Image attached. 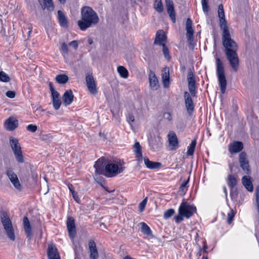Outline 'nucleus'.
I'll return each instance as SVG.
<instances>
[{"mask_svg": "<svg viewBox=\"0 0 259 259\" xmlns=\"http://www.w3.org/2000/svg\"><path fill=\"white\" fill-rule=\"evenodd\" d=\"M155 141L156 142V144L153 143V141L150 143L153 151H155L156 149L159 148L162 145V143L160 141V138L159 137H158L157 139H155Z\"/></svg>", "mask_w": 259, "mask_h": 259, "instance_id": "58836bf2", "label": "nucleus"}, {"mask_svg": "<svg viewBox=\"0 0 259 259\" xmlns=\"http://www.w3.org/2000/svg\"><path fill=\"white\" fill-rule=\"evenodd\" d=\"M241 181L242 185L248 191H253V187L250 177L245 176L242 177Z\"/></svg>", "mask_w": 259, "mask_h": 259, "instance_id": "b1692460", "label": "nucleus"}, {"mask_svg": "<svg viewBox=\"0 0 259 259\" xmlns=\"http://www.w3.org/2000/svg\"><path fill=\"white\" fill-rule=\"evenodd\" d=\"M69 46H72L75 50L78 48V42L77 40H73L69 44Z\"/></svg>", "mask_w": 259, "mask_h": 259, "instance_id": "4d7b16f0", "label": "nucleus"}, {"mask_svg": "<svg viewBox=\"0 0 259 259\" xmlns=\"http://www.w3.org/2000/svg\"><path fill=\"white\" fill-rule=\"evenodd\" d=\"M52 137V135L51 134H46V135H42L40 138L43 141L46 140H49L50 139H51Z\"/></svg>", "mask_w": 259, "mask_h": 259, "instance_id": "5fc2aeb1", "label": "nucleus"}, {"mask_svg": "<svg viewBox=\"0 0 259 259\" xmlns=\"http://www.w3.org/2000/svg\"><path fill=\"white\" fill-rule=\"evenodd\" d=\"M90 259H98L99 254L95 241L90 240L89 242Z\"/></svg>", "mask_w": 259, "mask_h": 259, "instance_id": "a211bd4d", "label": "nucleus"}, {"mask_svg": "<svg viewBox=\"0 0 259 259\" xmlns=\"http://www.w3.org/2000/svg\"><path fill=\"white\" fill-rule=\"evenodd\" d=\"M217 74L222 94L225 93L227 87V80L225 75L223 64L219 58L216 59Z\"/></svg>", "mask_w": 259, "mask_h": 259, "instance_id": "39448f33", "label": "nucleus"}, {"mask_svg": "<svg viewBox=\"0 0 259 259\" xmlns=\"http://www.w3.org/2000/svg\"><path fill=\"white\" fill-rule=\"evenodd\" d=\"M49 88H50V90L51 91V92H53L54 91H55V89L53 87V83L50 82L49 84Z\"/></svg>", "mask_w": 259, "mask_h": 259, "instance_id": "052dcab7", "label": "nucleus"}, {"mask_svg": "<svg viewBox=\"0 0 259 259\" xmlns=\"http://www.w3.org/2000/svg\"><path fill=\"white\" fill-rule=\"evenodd\" d=\"M243 148V144L241 142L236 141L229 145V151L231 154L236 153L241 151Z\"/></svg>", "mask_w": 259, "mask_h": 259, "instance_id": "5701e85b", "label": "nucleus"}, {"mask_svg": "<svg viewBox=\"0 0 259 259\" xmlns=\"http://www.w3.org/2000/svg\"><path fill=\"white\" fill-rule=\"evenodd\" d=\"M175 211L174 209H168L164 212L163 217L165 219H168L175 213Z\"/></svg>", "mask_w": 259, "mask_h": 259, "instance_id": "79ce46f5", "label": "nucleus"}, {"mask_svg": "<svg viewBox=\"0 0 259 259\" xmlns=\"http://www.w3.org/2000/svg\"><path fill=\"white\" fill-rule=\"evenodd\" d=\"M141 231L147 235H151L152 231L150 227L144 222L141 223Z\"/></svg>", "mask_w": 259, "mask_h": 259, "instance_id": "e433bc0d", "label": "nucleus"}, {"mask_svg": "<svg viewBox=\"0 0 259 259\" xmlns=\"http://www.w3.org/2000/svg\"><path fill=\"white\" fill-rule=\"evenodd\" d=\"M162 79L164 88H167L169 85V69L165 68L162 74Z\"/></svg>", "mask_w": 259, "mask_h": 259, "instance_id": "7c9ffc66", "label": "nucleus"}, {"mask_svg": "<svg viewBox=\"0 0 259 259\" xmlns=\"http://www.w3.org/2000/svg\"><path fill=\"white\" fill-rule=\"evenodd\" d=\"M69 80L68 76L66 74H59L56 77V81L60 84H65Z\"/></svg>", "mask_w": 259, "mask_h": 259, "instance_id": "72a5a7b5", "label": "nucleus"}, {"mask_svg": "<svg viewBox=\"0 0 259 259\" xmlns=\"http://www.w3.org/2000/svg\"><path fill=\"white\" fill-rule=\"evenodd\" d=\"M81 19L78 21L77 24L82 31L96 25L99 21L97 13L90 7L84 6L81 8Z\"/></svg>", "mask_w": 259, "mask_h": 259, "instance_id": "f257e3e1", "label": "nucleus"}, {"mask_svg": "<svg viewBox=\"0 0 259 259\" xmlns=\"http://www.w3.org/2000/svg\"><path fill=\"white\" fill-rule=\"evenodd\" d=\"M6 174L14 187L18 190H21V185L17 175L10 168H7Z\"/></svg>", "mask_w": 259, "mask_h": 259, "instance_id": "9b49d317", "label": "nucleus"}, {"mask_svg": "<svg viewBox=\"0 0 259 259\" xmlns=\"http://www.w3.org/2000/svg\"><path fill=\"white\" fill-rule=\"evenodd\" d=\"M72 196H73V198H74V200L78 203H80V198L79 197H78V195H77V193L75 191H73L72 192Z\"/></svg>", "mask_w": 259, "mask_h": 259, "instance_id": "603ef678", "label": "nucleus"}, {"mask_svg": "<svg viewBox=\"0 0 259 259\" xmlns=\"http://www.w3.org/2000/svg\"><path fill=\"white\" fill-rule=\"evenodd\" d=\"M29 30L28 31V35L29 36L30 34H31V32H32V28L29 27Z\"/></svg>", "mask_w": 259, "mask_h": 259, "instance_id": "338daca9", "label": "nucleus"}, {"mask_svg": "<svg viewBox=\"0 0 259 259\" xmlns=\"http://www.w3.org/2000/svg\"><path fill=\"white\" fill-rule=\"evenodd\" d=\"M88 42L90 45H91L93 43V40L91 39H89Z\"/></svg>", "mask_w": 259, "mask_h": 259, "instance_id": "774afa93", "label": "nucleus"}, {"mask_svg": "<svg viewBox=\"0 0 259 259\" xmlns=\"http://www.w3.org/2000/svg\"><path fill=\"white\" fill-rule=\"evenodd\" d=\"M196 145V140H193L190 145L188 147L187 155L188 156L193 155Z\"/></svg>", "mask_w": 259, "mask_h": 259, "instance_id": "c9c22d12", "label": "nucleus"}, {"mask_svg": "<svg viewBox=\"0 0 259 259\" xmlns=\"http://www.w3.org/2000/svg\"><path fill=\"white\" fill-rule=\"evenodd\" d=\"M23 226L24 231L26 234L27 237L30 240L32 236L31 231V227L29 223V221L27 217H25L23 219Z\"/></svg>", "mask_w": 259, "mask_h": 259, "instance_id": "a878e982", "label": "nucleus"}, {"mask_svg": "<svg viewBox=\"0 0 259 259\" xmlns=\"http://www.w3.org/2000/svg\"><path fill=\"white\" fill-rule=\"evenodd\" d=\"M52 99H53V105L54 108L56 110L59 109L61 105V101L60 98Z\"/></svg>", "mask_w": 259, "mask_h": 259, "instance_id": "c03bdc74", "label": "nucleus"}, {"mask_svg": "<svg viewBox=\"0 0 259 259\" xmlns=\"http://www.w3.org/2000/svg\"><path fill=\"white\" fill-rule=\"evenodd\" d=\"M162 46L163 47L162 52H163V53L164 55L165 59L169 60L170 58V56L169 55V50H168V48L165 45H162Z\"/></svg>", "mask_w": 259, "mask_h": 259, "instance_id": "a18cd8bd", "label": "nucleus"}, {"mask_svg": "<svg viewBox=\"0 0 259 259\" xmlns=\"http://www.w3.org/2000/svg\"><path fill=\"white\" fill-rule=\"evenodd\" d=\"M207 246L206 244H204L203 247L202 248H200V251H202L203 250L204 252H206V250L207 249Z\"/></svg>", "mask_w": 259, "mask_h": 259, "instance_id": "e2e57ef3", "label": "nucleus"}, {"mask_svg": "<svg viewBox=\"0 0 259 259\" xmlns=\"http://www.w3.org/2000/svg\"><path fill=\"white\" fill-rule=\"evenodd\" d=\"M18 125V120L14 118L10 117L5 123V128L10 131L14 130Z\"/></svg>", "mask_w": 259, "mask_h": 259, "instance_id": "4be33fe9", "label": "nucleus"}, {"mask_svg": "<svg viewBox=\"0 0 259 259\" xmlns=\"http://www.w3.org/2000/svg\"><path fill=\"white\" fill-rule=\"evenodd\" d=\"M237 195V194H233V193H231V197L232 198V199H233L235 197V196H236Z\"/></svg>", "mask_w": 259, "mask_h": 259, "instance_id": "69168bd1", "label": "nucleus"}, {"mask_svg": "<svg viewBox=\"0 0 259 259\" xmlns=\"http://www.w3.org/2000/svg\"><path fill=\"white\" fill-rule=\"evenodd\" d=\"M57 13L60 25L62 27L67 28L68 27V21L67 17L61 10H59Z\"/></svg>", "mask_w": 259, "mask_h": 259, "instance_id": "393cba45", "label": "nucleus"}, {"mask_svg": "<svg viewBox=\"0 0 259 259\" xmlns=\"http://www.w3.org/2000/svg\"><path fill=\"white\" fill-rule=\"evenodd\" d=\"M166 36L165 35L164 31L160 30L156 33L154 44L162 46V45H165L164 42L166 41Z\"/></svg>", "mask_w": 259, "mask_h": 259, "instance_id": "aec40b11", "label": "nucleus"}, {"mask_svg": "<svg viewBox=\"0 0 259 259\" xmlns=\"http://www.w3.org/2000/svg\"><path fill=\"white\" fill-rule=\"evenodd\" d=\"M189 91L192 96L195 97L196 94V81L192 71H189L187 76Z\"/></svg>", "mask_w": 259, "mask_h": 259, "instance_id": "2eb2a0df", "label": "nucleus"}, {"mask_svg": "<svg viewBox=\"0 0 259 259\" xmlns=\"http://www.w3.org/2000/svg\"><path fill=\"white\" fill-rule=\"evenodd\" d=\"M196 211V207L195 206L190 205L184 200L179 207V214L174 218L175 221L179 223L183 221V218L189 219Z\"/></svg>", "mask_w": 259, "mask_h": 259, "instance_id": "7ed1b4c3", "label": "nucleus"}, {"mask_svg": "<svg viewBox=\"0 0 259 259\" xmlns=\"http://www.w3.org/2000/svg\"><path fill=\"white\" fill-rule=\"evenodd\" d=\"M236 52V51H230L227 50V52L225 53L230 66L235 72L238 70L239 65V60Z\"/></svg>", "mask_w": 259, "mask_h": 259, "instance_id": "6e6552de", "label": "nucleus"}, {"mask_svg": "<svg viewBox=\"0 0 259 259\" xmlns=\"http://www.w3.org/2000/svg\"><path fill=\"white\" fill-rule=\"evenodd\" d=\"M51 95H52V99H57V98H59V97H60L59 93L56 90L51 92Z\"/></svg>", "mask_w": 259, "mask_h": 259, "instance_id": "6e6d98bb", "label": "nucleus"}, {"mask_svg": "<svg viewBox=\"0 0 259 259\" xmlns=\"http://www.w3.org/2000/svg\"><path fill=\"white\" fill-rule=\"evenodd\" d=\"M47 254L49 259H60L58 250L55 245L50 244L49 245Z\"/></svg>", "mask_w": 259, "mask_h": 259, "instance_id": "6ab92c4d", "label": "nucleus"}, {"mask_svg": "<svg viewBox=\"0 0 259 259\" xmlns=\"http://www.w3.org/2000/svg\"><path fill=\"white\" fill-rule=\"evenodd\" d=\"M239 163L240 166L244 172L247 175L250 174L251 170L249 168L248 160L247 159V156L245 153L241 152L240 154Z\"/></svg>", "mask_w": 259, "mask_h": 259, "instance_id": "4468645a", "label": "nucleus"}, {"mask_svg": "<svg viewBox=\"0 0 259 259\" xmlns=\"http://www.w3.org/2000/svg\"><path fill=\"white\" fill-rule=\"evenodd\" d=\"M144 160L146 166L149 169H158L161 167V163L150 161L147 157H145Z\"/></svg>", "mask_w": 259, "mask_h": 259, "instance_id": "bb28decb", "label": "nucleus"}, {"mask_svg": "<svg viewBox=\"0 0 259 259\" xmlns=\"http://www.w3.org/2000/svg\"><path fill=\"white\" fill-rule=\"evenodd\" d=\"M134 151L136 154V156L139 159H142L143 156L142 153V147L140 143L138 142H136L134 145Z\"/></svg>", "mask_w": 259, "mask_h": 259, "instance_id": "2f4dec72", "label": "nucleus"}, {"mask_svg": "<svg viewBox=\"0 0 259 259\" xmlns=\"http://www.w3.org/2000/svg\"><path fill=\"white\" fill-rule=\"evenodd\" d=\"M104 189H105V190L106 191H107V192H110H110H114V191H115V190H112V191H109V190H108V188H107V187H104Z\"/></svg>", "mask_w": 259, "mask_h": 259, "instance_id": "0e129e2a", "label": "nucleus"}, {"mask_svg": "<svg viewBox=\"0 0 259 259\" xmlns=\"http://www.w3.org/2000/svg\"><path fill=\"white\" fill-rule=\"evenodd\" d=\"M68 188L69 189V190L71 192V194H72V192L75 191L73 190V185L72 184L68 185Z\"/></svg>", "mask_w": 259, "mask_h": 259, "instance_id": "680f3d73", "label": "nucleus"}, {"mask_svg": "<svg viewBox=\"0 0 259 259\" xmlns=\"http://www.w3.org/2000/svg\"><path fill=\"white\" fill-rule=\"evenodd\" d=\"M26 129L28 131H29L32 133L35 132L37 130V127L35 125L33 124H29L27 126Z\"/></svg>", "mask_w": 259, "mask_h": 259, "instance_id": "09e8293b", "label": "nucleus"}, {"mask_svg": "<svg viewBox=\"0 0 259 259\" xmlns=\"http://www.w3.org/2000/svg\"><path fill=\"white\" fill-rule=\"evenodd\" d=\"M135 121V117L133 114H129L127 117V121L130 123L133 122Z\"/></svg>", "mask_w": 259, "mask_h": 259, "instance_id": "bf43d9fd", "label": "nucleus"}, {"mask_svg": "<svg viewBox=\"0 0 259 259\" xmlns=\"http://www.w3.org/2000/svg\"><path fill=\"white\" fill-rule=\"evenodd\" d=\"M189 178L187 181L184 182L181 185L180 187V192H182L183 193H185V191L188 187V183L189 181Z\"/></svg>", "mask_w": 259, "mask_h": 259, "instance_id": "49530a36", "label": "nucleus"}, {"mask_svg": "<svg viewBox=\"0 0 259 259\" xmlns=\"http://www.w3.org/2000/svg\"><path fill=\"white\" fill-rule=\"evenodd\" d=\"M74 95L71 90L66 91L63 95L62 99L63 104L65 106H68L73 101Z\"/></svg>", "mask_w": 259, "mask_h": 259, "instance_id": "412c9836", "label": "nucleus"}, {"mask_svg": "<svg viewBox=\"0 0 259 259\" xmlns=\"http://www.w3.org/2000/svg\"><path fill=\"white\" fill-rule=\"evenodd\" d=\"M153 8L158 13H162L164 10V7L161 0H155Z\"/></svg>", "mask_w": 259, "mask_h": 259, "instance_id": "473e14b6", "label": "nucleus"}, {"mask_svg": "<svg viewBox=\"0 0 259 259\" xmlns=\"http://www.w3.org/2000/svg\"><path fill=\"white\" fill-rule=\"evenodd\" d=\"M60 51L63 56L67 55L68 54V48L67 44L63 42L61 45V47Z\"/></svg>", "mask_w": 259, "mask_h": 259, "instance_id": "37998d69", "label": "nucleus"}, {"mask_svg": "<svg viewBox=\"0 0 259 259\" xmlns=\"http://www.w3.org/2000/svg\"><path fill=\"white\" fill-rule=\"evenodd\" d=\"M1 219L8 237L11 240L14 241L15 240L14 230L8 214L5 211H2Z\"/></svg>", "mask_w": 259, "mask_h": 259, "instance_id": "423d86ee", "label": "nucleus"}, {"mask_svg": "<svg viewBox=\"0 0 259 259\" xmlns=\"http://www.w3.org/2000/svg\"><path fill=\"white\" fill-rule=\"evenodd\" d=\"M167 13L172 22L175 23L176 22V13L174 8V4L172 0H165Z\"/></svg>", "mask_w": 259, "mask_h": 259, "instance_id": "ddd939ff", "label": "nucleus"}, {"mask_svg": "<svg viewBox=\"0 0 259 259\" xmlns=\"http://www.w3.org/2000/svg\"><path fill=\"white\" fill-rule=\"evenodd\" d=\"M184 100L187 112L191 115L194 111V104L189 93L187 91L184 92Z\"/></svg>", "mask_w": 259, "mask_h": 259, "instance_id": "dca6fc26", "label": "nucleus"}, {"mask_svg": "<svg viewBox=\"0 0 259 259\" xmlns=\"http://www.w3.org/2000/svg\"><path fill=\"white\" fill-rule=\"evenodd\" d=\"M44 4L45 7L43 8L44 9L47 8L51 11L53 10L54 6L52 0H45L44 1Z\"/></svg>", "mask_w": 259, "mask_h": 259, "instance_id": "a19ab883", "label": "nucleus"}, {"mask_svg": "<svg viewBox=\"0 0 259 259\" xmlns=\"http://www.w3.org/2000/svg\"><path fill=\"white\" fill-rule=\"evenodd\" d=\"M10 80V77L4 71H0V81L8 82Z\"/></svg>", "mask_w": 259, "mask_h": 259, "instance_id": "ea45409f", "label": "nucleus"}, {"mask_svg": "<svg viewBox=\"0 0 259 259\" xmlns=\"http://www.w3.org/2000/svg\"><path fill=\"white\" fill-rule=\"evenodd\" d=\"M234 215L235 213L233 211V210H231V211L229 213H228L227 222L229 224H230L232 222L234 219Z\"/></svg>", "mask_w": 259, "mask_h": 259, "instance_id": "3c124183", "label": "nucleus"}, {"mask_svg": "<svg viewBox=\"0 0 259 259\" xmlns=\"http://www.w3.org/2000/svg\"><path fill=\"white\" fill-rule=\"evenodd\" d=\"M117 71L121 77L127 78L128 77V72L124 66H118L117 67Z\"/></svg>", "mask_w": 259, "mask_h": 259, "instance_id": "f704fd0d", "label": "nucleus"}, {"mask_svg": "<svg viewBox=\"0 0 259 259\" xmlns=\"http://www.w3.org/2000/svg\"><path fill=\"white\" fill-rule=\"evenodd\" d=\"M237 184L236 179L232 175L230 174L228 179V185L231 188H233Z\"/></svg>", "mask_w": 259, "mask_h": 259, "instance_id": "4c0bfd02", "label": "nucleus"}, {"mask_svg": "<svg viewBox=\"0 0 259 259\" xmlns=\"http://www.w3.org/2000/svg\"><path fill=\"white\" fill-rule=\"evenodd\" d=\"M66 224L69 236L73 240L76 235L74 219L71 217H68Z\"/></svg>", "mask_w": 259, "mask_h": 259, "instance_id": "f8f14e48", "label": "nucleus"}, {"mask_svg": "<svg viewBox=\"0 0 259 259\" xmlns=\"http://www.w3.org/2000/svg\"><path fill=\"white\" fill-rule=\"evenodd\" d=\"M107 163L106 159L104 157H101L96 162L94 167L96 175H103L105 176V165Z\"/></svg>", "mask_w": 259, "mask_h": 259, "instance_id": "9d476101", "label": "nucleus"}, {"mask_svg": "<svg viewBox=\"0 0 259 259\" xmlns=\"http://www.w3.org/2000/svg\"><path fill=\"white\" fill-rule=\"evenodd\" d=\"M218 16L220 19V26L221 29L223 30L222 40L223 43L226 41H229L232 39L231 38V35L227 24V21L225 19V13L222 4L219 6Z\"/></svg>", "mask_w": 259, "mask_h": 259, "instance_id": "20e7f679", "label": "nucleus"}, {"mask_svg": "<svg viewBox=\"0 0 259 259\" xmlns=\"http://www.w3.org/2000/svg\"><path fill=\"white\" fill-rule=\"evenodd\" d=\"M186 30L187 31L186 37L187 40L192 41L194 39V30L192 28V21L190 18H188L186 21Z\"/></svg>", "mask_w": 259, "mask_h": 259, "instance_id": "f3484780", "label": "nucleus"}, {"mask_svg": "<svg viewBox=\"0 0 259 259\" xmlns=\"http://www.w3.org/2000/svg\"><path fill=\"white\" fill-rule=\"evenodd\" d=\"M168 141L170 146H171V150H175L178 147V140L175 133H169L168 135Z\"/></svg>", "mask_w": 259, "mask_h": 259, "instance_id": "cd10ccee", "label": "nucleus"}, {"mask_svg": "<svg viewBox=\"0 0 259 259\" xmlns=\"http://www.w3.org/2000/svg\"><path fill=\"white\" fill-rule=\"evenodd\" d=\"M223 44L225 48V53H226L227 50L230 51H237V44L233 39L227 41H226V42H224Z\"/></svg>", "mask_w": 259, "mask_h": 259, "instance_id": "c85d7f7f", "label": "nucleus"}, {"mask_svg": "<svg viewBox=\"0 0 259 259\" xmlns=\"http://www.w3.org/2000/svg\"><path fill=\"white\" fill-rule=\"evenodd\" d=\"M124 162L119 159L109 160L105 165V176L112 178L122 173L124 170Z\"/></svg>", "mask_w": 259, "mask_h": 259, "instance_id": "f03ea898", "label": "nucleus"}, {"mask_svg": "<svg viewBox=\"0 0 259 259\" xmlns=\"http://www.w3.org/2000/svg\"><path fill=\"white\" fill-rule=\"evenodd\" d=\"M85 81L89 92L93 95H97L98 93L97 84L92 73H88L86 75Z\"/></svg>", "mask_w": 259, "mask_h": 259, "instance_id": "1a4fd4ad", "label": "nucleus"}, {"mask_svg": "<svg viewBox=\"0 0 259 259\" xmlns=\"http://www.w3.org/2000/svg\"><path fill=\"white\" fill-rule=\"evenodd\" d=\"M164 117L165 119L167 120L168 121H171L172 120V116L170 113H165L164 114Z\"/></svg>", "mask_w": 259, "mask_h": 259, "instance_id": "13d9d810", "label": "nucleus"}, {"mask_svg": "<svg viewBox=\"0 0 259 259\" xmlns=\"http://www.w3.org/2000/svg\"><path fill=\"white\" fill-rule=\"evenodd\" d=\"M9 142L17 161L19 163H23L24 162V158L18 140L11 137L9 138Z\"/></svg>", "mask_w": 259, "mask_h": 259, "instance_id": "0eeeda50", "label": "nucleus"}, {"mask_svg": "<svg viewBox=\"0 0 259 259\" xmlns=\"http://www.w3.org/2000/svg\"><path fill=\"white\" fill-rule=\"evenodd\" d=\"M147 201V198H145L144 199L142 200L141 202L139 204V210L140 212H142L144 210L146 203Z\"/></svg>", "mask_w": 259, "mask_h": 259, "instance_id": "de8ad7c7", "label": "nucleus"}, {"mask_svg": "<svg viewBox=\"0 0 259 259\" xmlns=\"http://www.w3.org/2000/svg\"><path fill=\"white\" fill-rule=\"evenodd\" d=\"M203 10L204 12H208V6L207 5V0H201Z\"/></svg>", "mask_w": 259, "mask_h": 259, "instance_id": "8fccbe9b", "label": "nucleus"}, {"mask_svg": "<svg viewBox=\"0 0 259 259\" xmlns=\"http://www.w3.org/2000/svg\"><path fill=\"white\" fill-rule=\"evenodd\" d=\"M149 80L151 88H153L154 90H156L157 89L158 81L153 72H150Z\"/></svg>", "mask_w": 259, "mask_h": 259, "instance_id": "c756f323", "label": "nucleus"}, {"mask_svg": "<svg viewBox=\"0 0 259 259\" xmlns=\"http://www.w3.org/2000/svg\"><path fill=\"white\" fill-rule=\"evenodd\" d=\"M6 95L10 98H14L16 96V93L14 91H8L6 92Z\"/></svg>", "mask_w": 259, "mask_h": 259, "instance_id": "864d4df0", "label": "nucleus"}]
</instances>
